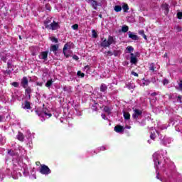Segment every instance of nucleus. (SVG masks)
<instances>
[{
    "instance_id": "1",
    "label": "nucleus",
    "mask_w": 182,
    "mask_h": 182,
    "mask_svg": "<svg viewBox=\"0 0 182 182\" xmlns=\"http://www.w3.org/2000/svg\"><path fill=\"white\" fill-rule=\"evenodd\" d=\"M101 41L100 46L105 49H106V48H110V45H116V38L112 36H109L107 39L102 38Z\"/></svg>"
},
{
    "instance_id": "2",
    "label": "nucleus",
    "mask_w": 182,
    "mask_h": 182,
    "mask_svg": "<svg viewBox=\"0 0 182 182\" xmlns=\"http://www.w3.org/2000/svg\"><path fill=\"white\" fill-rule=\"evenodd\" d=\"M40 173L41 174H44L45 176H48L50 174L51 171L49 167L45 164L41 165Z\"/></svg>"
},
{
    "instance_id": "3",
    "label": "nucleus",
    "mask_w": 182,
    "mask_h": 182,
    "mask_svg": "<svg viewBox=\"0 0 182 182\" xmlns=\"http://www.w3.org/2000/svg\"><path fill=\"white\" fill-rule=\"evenodd\" d=\"M70 49H72V44L70 43H67L64 45L63 53L65 58H69L70 56V55L66 53V50H70Z\"/></svg>"
},
{
    "instance_id": "4",
    "label": "nucleus",
    "mask_w": 182,
    "mask_h": 182,
    "mask_svg": "<svg viewBox=\"0 0 182 182\" xmlns=\"http://www.w3.org/2000/svg\"><path fill=\"white\" fill-rule=\"evenodd\" d=\"M143 114V111L139 109H134V113L132 114V117L134 120H137L139 117H141V115Z\"/></svg>"
},
{
    "instance_id": "5",
    "label": "nucleus",
    "mask_w": 182,
    "mask_h": 182,
    "mask_svg": "<svg viewBox=\"0 0 182 182\" xmlns=\"http://www.w3.org/2000/svg\"><path fill=\"white\" fill-rule=\"evenodd\" d=\"M21 86L23 87V89H26L28 86L29 85V81L28 80V77H23L21 79Z\"/></svg>"
},
{
    "instance_id": "6",
    "label": "nucleus",
    "mask_w": 182,
    "mask_h": 182,
    "mask_svg": "<svg viewBox=\"0 0 182 182\" xmlns=\"http://www.w3.org/2000/svg\"><path fill=\"white\" fill-rule=\"evenodd\" d=\"M87 2L91 4V6L95 10L97 11V6H99V4L95 0H87Z\"/></svg>"
},
{
    "instance_id": "7",
    "label": "nucleus",
    "mask_w": 182,
    "mask_h": 182,
    "mask_svg": "<svg viewBox=\"0 0 182 182\" xmlns=\"http://www.w3.org/2000/svg\"><path fill=\"white\" fill-rule=\"evenodd\" d=\"M59 28H60V26H59V23L53 21V23H50V29L52 31H56V29H59Z\"/></svg>"
},
{
    "instance_id": "8",
    "label": "nucleus",
    "mask_w": 182,
    "mask_h": 182,
    "mask_svg": "<svg viewBox=\"0 0 182 182\" xmlns=\"http://www.w3.org/2000/svg\"><path fill=\"white\" fill-rule=\"evenodd\" d=\"M114 130L116 133H123L124 132V127L122 125H117L114 127Z\"/></svg>"
},
{
    "instance_id": "9",
    "label": "nucleus",
    "mask_w": 182,
    "mask_h": 182,
    "mask_svg": "<svg viewBox=\"0 0 182 182\" xmlns=\"http://www.w3.org/2000/svg\"><path fill=\"white\" fill-rule=\"evenodd\" d=\"M23 109H24L25 110H31V109H32V107H31V102L26 100L24 102V105L22 106Z\"/></svg>"
},
{
    "instance_id": "10",
    "label": "nucleus",
    "mask_w": 182,
    "mask_h": 182,
    "mask_svg": "<svg viewBox=\"0 0 182 182\" xmlns=\"http://www.w3.org/2000/svg\"><path fill=\"white\" fill-rule=\"evenodd\" d=\"M25 90V95L26 96H28V100H31V93H32V89L31 87H27L26 88H24Z\"/></svg>"
},
{
    "instance_id": "11",
    "label": "nucleus",
    "mask_w": 182,
    "mask_h": 182,
    "mask_svg": "<svg viewBox=\"0 0 182 182\" xmlns=\"http://www.w3.org/2000/svg\"><path fill=\"white\" fill-rule=\"evenodd\" d=\"M130 55L131 63H132V65H136V63H137V58L134 56V54L133 53H131Z\"/></svg>"
},
{
    "instance_id": "12",
    "label": "nucleus",
    "mask_w": 182,
    "mask_h": 182,
    "mask_svg": "<svg viewBox=\"0 0 182 182\" xmlns=\"http://www.w3.org/2000/svg\"><path fill=\"white\" fill-rule=\"evenodd\" d=\"M103 111L105 113H107L108 116L112 114V108H110L109 106H103Z\"/></svg>"
},
{
    "instance_id": "13",
    "label": "nucleus",
    "mask_w": 182,
    "mask_h": 182,
    "mask_svg": "<svg viewBox=\"0 0 182 182\" xmlns=\"http://www.w3.org/2000/svg\"><path fill=\"white\" fill-rule=\"evenodd\" d=\"M129 38L132 39V41H139V36L132 33L131 31H129Z\"/></svg>"
},
{
    "instance_id": "14",
    "label": "nucleus",
    "mask_w": 182,
    "mask_h": 182,
    "mask_svg": "<svg viewBox=\"0 0 182 182\" xmlns=\"http://www.w3.org/2000/svg\"><path fill=\"white\" fill-rule=\"evenodd\" d=\"M39 58L40 59H43L44 60H46L48 59V51L41 52Z\"/></svg>"
},
{
    "instance_id": "15",
    "label": "nucleus",
    "mask_w": 182,
    "mask_h": 182,
    "mask_svg": "<svg viewBox=\"0 0 182 182\" xmlns=\"http://www.w3.org/2000/svg\"><path fill=\"white\" fill-rule=\"evenodd\" d=\"M43 113L46 114V116H48V117H52L51 113H48V108H45V104L43 105Z\"/></svg>"
},
{
    "instance_id": "16",
    "label": "nucleus",
    "mask_w": 182,
    "mask_h": 182,
    "mask_svg": "<svg viewBox=\"0 0 182 182\" xmlns=\"http://www.w3.org/2000/svg\"><path fill=\"white\" fill-rule=\"evenodd\" d=\"M17 139L19 140V141H23L25 139V136H23V134L22 132H18L17 135Z\"/></svg>"
},
{
    "instance_id": "17",
    "label": "nucleus",
    "mask_w": 182,
    "mask_h": 182,
    "mask_svg": "<svg viewBox=\"0 0 182 182\" xmlns=\"http://www.w3.org/2000/svg\"><path fill=\"white\" fill-rule=\"evenodd\" d=\"M92 102L94 104L92 105V110H95V112H97V106H99V104L96 102L95 100H92Z\"/></svg>"
},
{
    "instance_id": "18",
    "label": "nucleus",
    "mask_w": 182,
    "mask_h": 182,
    "mask_svg": "<svg viewBox=\"0 0 182 182\" xmlns=\"http://www.w3.org/2000/svg\"><path fill=\"white\" fill-rule=\"evenodd\" d=\"M7 154H9V156H11L12 157H14V156H18V153L12 149H9Z\"/></svg>"
},
{
    "instance_id": "19",
    "label": "nucleus",
    "mask_w": 182,
    "mask_h": 182,
    "mask_svg": "<svg viewBox=\"0 0 182 182\" xmlns=\"http://www.w3.org/2000/svg\"><path fill=\"white\" fill-rule=\"evenodd\" d=\"M154 161L156 168H159V166H160V161H159V158L156 156L154 157Z\"/></svg>"
},
{
    "instance_id": "20",
    "label": "nucleus",
    "mask_w": 182,
    "mask_h": 182,
    "mask_svg": "<svg viewBox=\"0 0 182 182\" xmlns=\"http://www.w3.org/2000/svg\"><path fill=\"white\" fill-rule=\"evenodd\" d=\"M100 90V92H106L107 90V85L106 84H102Z\"/></svg>"
},
{
    "instance_id": "21",
    "label": "nucleus",
    "mask_w": 182,
    "mask_h": 182,
    "mask_svg": "<svg viewBox=\"0 0 182 182\" xmlns=\"http://www.w3.org/2000/svg\"><path fill=\"white\" fill-rule=\"evenodd\" d=\"M149 70H151V72L154 73L155 72V69H156V65H154V63H151L149 64Z\"/></svg>"
},
{
    "instance_id": "22",
    "label": "nucleus",
    "mask_w": 182,
    "mask_h": 182,
    "mask_svg": "<svg viewBox=\"0 0 182 182\" xmlns=\"http://www.w3.org/2000/svg\"><path fill=\"white\" fill-rule=\"evenodd\" d=\"M161 6H162V9L164 11H166L167 12H168L170 11V9H168V4L167 3L162 4Z\"/></svg>"
},
{
    "instance_id": "23",
    "label": "nucleus",
    "mask_w": 182,
    "mask_h": 182,
    "mask_svg": "<svg viewBox=\"0 0 182 182\" xmlns=\"http://www.w3.org/2000/svg\"><path fill=\"white\" fill-rule=\"evenodd\" d=\"M58 49H59L58 45H53V46H51V47H50V50L52 52H56L58 50Z\"/></svg>"
},
{
    "instance_id": "24",
    "label": "nucleus",
    "mask_w": 182,
    "mask_h": 182,
    "mask_svg": "<svg viewBox=\"0 0 182 182\" xmlns=\"http://www.w3.org/2000/svg\"><path fill=\"white\" fill-rule=\"evenodd\" d=\"M122 9H123L124 12H127V11H129V5L126 3H124L122 5Z\"/></svg>"
},
{
    "instance_id": "25",
    "label": "nucleus",
    "mask_w": 182,
    "mask_h": 182,
    "mask_svg": "<svg viewBox=\"0 0 182 182\" xmlns=\"http://www.w3.org/2000/svg\"><path fill=\"white\" fill-rule=\"evenodd\" d=\"M104 55L105 56V58H107L108 56H113V52L108 50V51H105L104 53Z\"/></svg>"
},
{
    "instance_id": "26",
    "label": "nucleus",
    "mask_w": 182,
    "mask_h": 182,
    "mask_svg": "<svg viewBox=\"0 0 182 182\" xmlns=\"http://www.w3.org/2000/svg\"><path fill=\"white\" fill-rule=\"evenodd\" d=\"M124 118L125 119V120H130V113L124 112Z\"/></svg>"
},
{
    "instance_id": "27",
    "label": "nucleus",
    "mask_w": 182,
    "mask_h": 182,
    "mask_svg": "<svg viewBox=\"0 0 182 182\" xmlns=\"http://www.w3.org/2000/svg\"><path fill=\"white\" fill-rule=\"evenodd\" d=\"M53 83V80H48L47 82L46 83V87H50V86H52Z\"/></svg>"
},
{
    "instance_id": "28",
    "label": "nucleus",
    "mask_w": 182,
    "mask_h": 182,
    "mask_svg": "<svg viewBox=\"0 0 182 182\" xmlns=\"http://www.w3.org/2000/svg\"><path fill=\"white\" fill-rule=\"evenodd\" d=\"M126 49L127 50V53H132V52L134 50V48H133V46H127Z\"/></svg>"
},
{
    "instance_id": "29",
    "label": "nucleus",
    "mask_w": 182,
    "mask_h": 182,
    "mask_svg": "<svg viewBox=\"0 0 182 182\" xmlns=\"http://www.w3.org/2000/svg\"><path fill=\"white\" fill-rule=\"evenodd\" d=\"M122 32H124V33H126V32L129 31V26H123L122 28Z\"/></svg>"
},
{
    "instance_id": "30",
    "label": "nucleus",
    "mask_w": 182,
    "mask_h": 182,
    "mask_svg": "<svg viewBox=\"0 0 182 182\" xmlns=\"http://www.w3.org/2000/svg\"><path fill=\"white\" fill-rule=\"evenodd\" d=\"M115 12H120L122 11V7L119 5H117L114 8Z\"/></svg>"
},
{
    "instance_id": "31",
    "label": "nucleus",
    "mask_w": 182,
    "mask_h": 182,
    "mask_svg": "<svg viewBox=\"0 0 182 182\" xmlns=\"http://www.w3.org/2000/svg\"><path fill=\"white\" fill-rule=\"evenodd\" d=\"M156 132H151V134H150V139H151V140H154L156 139Z\"/></svg>"
},
{
    "instance_id": "32",
    "label": "nucleus",
    "mask_w": 182,
    "mask_h": 182,
    "mask_svg": "<svg viewBox=\"0 0 182 182\" xmlns=\"http://www.w3.org/2000/svg\"><path fill=\"white\" fill-rule=\"evenodd\" d=\"M45 8L46 9V11H48L49 12H50L52 7L50 6V4L49 3L46 4L45 5Z\"/></svg>"
},
{
    "instance_id": "33",
    "label": "nucleus",
    "mask_w": 182,
    "mask_h": 182,
    "mask_svg": "<svg viewBox=\"0 0 182 182\" xmlns=\"http://www.w3.org/2000/svg\"><path fill=\"white\" fill-rule=\"evenodd\" d=\"M114 55V56H119V55H120V50H114L113 53H112V55Z\"/></svg>"
},
{
    "instance_id": "34",
    "label": "nucleus",
    "mask_w": 182,
    "mask_h": 182,
    "mask_svg": "<svg viewBox=\"0 0 182 182\" xmlns=\"http://www.w3.org/2000/svg\"><path fill=\"white\" fill-rule=\"evenodd\" d=\"M77 76H78V77H85V74L82 73V71H77Z\"/></svg>"
},
{
    "instance_id": "35",
    "label": "nucleus",
    "mask_w": 182,
    "mask_h": 182,
    "mask_svg": "<svg viewBox=\"0 0 182 182\" xmlns=\"http://www.w3.org/2000/svg\"><path fill=\"white\" fill-rule=\"evenodd\" d=\"M92 38L96 39V38H97V32H96V30H92Z\"/></svg>"
},
{
    "instance_id": "36",
    "label": "nucleus",
    "mask_w": 182,
    "mask_h": 182,
    "mask_svg": "<svg viewBox=\"0 0 182 182\" xmlns=\"http://www.w3.org/2000/svg\"><path fill=\"white\" fill-rule=\"evenodd\" d=\"M3 72L4 75H11L12 73V70H9V68H8V70H4Z\"/></svg>"
},
{
    "instance_id": "37",
    "label": "nucleus",
    "mask_w": 182,
    "mask_h": 182,
    "mask_svg": "<svg viewBox=\"0 0 182 182\" xmlns=\"http://www.w3.org/2000/svg\"><path fill=\"white\" fill-rule=\"evenodd\" d=\"M127 89H129V90H132V89H133V84H132V83H128V84H127Z\"/></svg>"
},
{
    "instance_id": "38",
    "label": "nucleus",
    "mask_w": 182,
    "mask_h": 182,
    "mask_svg": "<svg viewBox=\"0 0 182 182\" xmlns=\"http://www.w3.org/2000/svg\"><path fill=\"white\" fill-rule=\"evenodd\" d=\"M72 28L74 31H77L79 29V25L78 24H74L72 26Z\"/></svg>"
},
{
    "instance_id": "39",
    "label": "nucleus",
    "mask_w": 182,
    "mask_h": 182,
    "mask_svg": "<svg viewBox=\"0 0 182 182\" xmlns=\"http://www.w3.org/2000/svg\"><path fill=\"white\" fill-rule=\"evenodd\" d=\"M7 68L8 69H12V63L11 62V60H9L7 62Z\"/></svg>"
},
{
    "instance_id": "40",
    "label": "nucleus",
    "mask_w": 182,
    "mask_h": 182,
    "mask_svg": "<svg viewBox=\"0 0 182 182\" xmlns=\"http://www.w3.org/2000/svg\"><path fill=\"white\" fill-rule=\"evenodd\" d=\"M50 41H53V42H55V43H58V42H59L58 38H56L55 37H51Z\"/></svg>"
},
{
    "instance_id": "41",
    "label": "nucleus",
    "mask_w": 182,
    "mask_h": 182,
    "mask_svg": "<svg viewBox=\"0 0 182 182\" xmlns=\"http://www.w3.org/2000/svg\"><path fill=\"white\" fill-rule=\"evenodd\" d=\"M11 85L14 87H19V82H13Z\"/></svg>"
},
{
    "instance_id": "42",
    "label": "nucleus",
    "mask_w": 182,
    "mask_h": 182,
    "mask_svg": "<svg viewBox=\"0 0 182 182\" xmlns=\"http://www.w3.org/2000/svg\"><path fill=\"white\" fill-rule=\"evenodd\" d=\"M175 29H176V31H178V32H181V31H182V28H181V26H176L175 27Z\"/></svg>"
},
{
    "instance_id": "43",
    "label": "nucleus",
    "mask_w": 182,
    "mask_h": 182,
    "mask_svg": "<svg viewBox=\"0 0 182 182\" xmlns=\"http://www.w3.org/2000/svg\"><path fill=\"white\" fill-rule=\"evenodd\" d=\"M69 90H70V87H68V86H64L63 87V91L64 92H69Z\"/></svg>"
},
{
    "instance_id": "44",
    "label": "nucleus",
    "mask_w": 182,
    "mask_h": 182,
    "mask_svg": "<svg viewBox=\"0 0 182 182\" xmlns=\"http://www.w3.org/2000/svg\"><path fill=\"white\" fill-rule=\"evenodd\" d=\"M177 102H178V103H182V96L179 95L177 97Z\"/></svg>"
},
{
    "instance_id": "45",
    "label": "nucleus",
    "mask_w": 182,
    "mask_h": 182,
    "mask_svg": "<svg viewBox=\"0 0 182 182\" xmlns=\"http://www.w3.org/2000/svg\"><path fill=\"white\" fill-rule=\"evenodd\" d=\"M1 60H2L3 62H4V63H6V60H8V58H6V56H2L1 58Z\"/></svg>"
},
{
    "instance_id": "46",
    "label": "nucleus",
    "mask_w": 182,
    "mask_h": 182,
    "mask_svg": "<svg viewBox=\"0 0 182 182\" xmlns=\"http://www.w3.org/2000/svg\"><path fill=\"white\" fill-rule=\"evenodd\" d=\"M177 18L178 19H182V12L177 13Z\"/></svg>"
},
{
    "instance_id": "47",
    "label": "nucleus",
    "mask_w": 182,
    "mask_h": 182,
    "mask_svg": "<svg viewBox=\"0 0 182 182\" xmlns=\"http://www.w3.org/2000/svg\"><path fill=\"white\" fill-rule=\"evenodd\" d=\"M49 22H50V21H49V20H46L44 21V25H45L46 28H49V25H48V23H49Z\"/></svg>"
},
{
    "instance_id": "48",
    "label": "nucleus",
    "mask_w": 182,
    "mask_h": 182,
    "mask_svg": "<svg viewBox=\"0 0 182 182\" xmlns=\"http://www.w3.org/2000/svg\"><path fill=\"white\" fill-rule=\"evenodd\" d=\"M131 75H132L133 76H135L136 77H139V74L134 71H132L131 73Z\"/></svg>"
},
{
    "instance_id": "49",
    "label": "nucleus",
    "mask_w": 182,
    "mask_h": 182,
    "mask_svg": "<svg viewBox=\"0 0 182 182\" xmlns=\"http://www.w3.org/2000/svg\"><path fill=\"white\" fill-rule=\"evenodd\" d=\"M101 117H102V119H103L104 120H107V119H108V118L106 117V114H101Z\"/></svg>"
},
{
    "instance_id": "50",
    "label": "nucleus",
    "mask_w": 182,
    "mask_h": 182,
    "mask_svg": "<svg viewBox=\"0 0 182 182\" xmlns=\"http://www.w3.org/2000/svg\"><path fill=\"white\" fill-rule=\"evenodd\" d=\"M163 85H168V80L164 79L163 80Z\"/></svg>"
},
{
    "instance_id": "51",
    "label": "nucleus",
    "mask_w": 182,
    "mask_h": 182,
    "mask_svg": "<svg viewBox=\"0 0 182 182\" xmlns=\"http://www.w3.org/2000/svg\"><path fill=\"white\" fill-rule=\"evenodd\" d=\"M36 114H38V116H42V112H39L38 110H36Z\"/></svg>"
},
{
    "instance_id": "52",
    "label": "nucleus",
    "mask_w": 182,
    "mask_h": 182,
    "mask_svg": "<svg viewBox=\"0 0 182 182\" xmlns=\"http://www.w3.org/2000/svg\"><path fill=\"white\" fill-rule=\"evenodd\" d=\"M139 34L141 35V36H143L144 34V30H141V31H139Z\"/></svg>"
},
{
    "instance_id": "53",
    "label": "nucleus",
    "mask_w": 182,
    "mask_h": 182,
    "mask_svg": "<svg viewBox=\"0 0 182 182\" xmlns=\"http://www.w3.org/2000/svg\"><path fill=\"white\" fill-rule=\"evenodd\" d=\"M73 59H74V60H77L79 59V57L77 55H74L73 56Z\"/></svg>"
},
{
    "instance_id": "54",
    "label": "nucleus",
    "mask_w": 182,
    "mask_h": 182,
    "mask_svg": "<svg viewBox=\"0 0 182 182\" xmlns=\"http://www.w3.org/2000/svg\"><path fill=\"white\" fill-rule=\"evenodd\" d=\"M43 85V82H36V85L37 86H42Z\"/></svg>"
},
{
    "instance_id": "55",
    "label": "nucleus",
    "mask_w": 182,
    "mask_h": 182,
    "mask_svg": "<svg viewBox=\"0 0 182 182\" xmlns=\"http://www.w3.org/2000/svg\"><path fill=\"white\" fill-rule=\"evenodd\" d=\"M142 38H144V39H145V41H147V36H146V34H144L142 36Z\"/></svg>"
},
{
    "instance_id": "56",
    "label": "nucleus",
    "mask_w": 182,
    "mask_h": 182,
    "mask_svg": "<svg viewBox=\"0 0 182 182\" xmlns=\"http://www.w3.org/2000/svg\"><path fill=\"white\" fill-rule=\"evenodd\" d=\"M142 38H144V39H145V41H147V36H146V34H144L142 36Z\"/></svg>"
},
{
    "instance_id": "57",
    "label": "nucleus",
    "mask_w": 182,
    "mask_h": 182,
    "mask_svg": "<svg viewBox=\"0 0 182 182\" xmlns=\"http://www.w3.org/2000/svg\"><path fill=\"white\" fill-rule=\"evenodd\" d=\"M85 69H87V70H89V69H90V67L89 65H85Z\"/></svg>"
},
{
    "instance_id": "58",
    "label": "nucleus",
    "mask_w": 182,
    "mask_h": 182,
    "mask_svg": "<svg viewBox=\"0 0 182 182\" xmlns=\"http://www.w3.org/2000/svg\"><path fill=\"white\" fill-rule=\"evenodd\" d=\"M36 166H41L42 164H41L40 161H36Z\"/></svg>"
},
{
    "instance_id": "59",
    "label": "nucleus",
    "mask_w": 182,
    "mask_h": 182,
    "mask_svg": "<svg viewBox=\"0 0 182 182\" xmlns=\"http://www.w3.org/2000/svg\"><path fill=\"white\" fill-rule=\"evenodd\" d=\"M151 96H157V92H153L151 94Z\"/></svg>"
},
{
    "instance_id": "60",
    "label": "nucleus",
    "mask_w": 182,
    "mask_h": 182,
    "mask_svg": "<svg viewBox=\"0 0 182 182\" xmlns=\"http://www.w3.org/2000/svg\"><path fill=\"white\" fill-rule=\"evenodd\" d=\"M179 87L182 89V80L180 81Z\"/></svg>"
},
{
    "instance_id": "61",
    "label": "nucleus",
    "mask_w": 182,
    "mask_h": 182,
    "mask_svg": "<svg viewBox=\"0 0 182 182\" xmlns=\"http://www.w3.org/2000/svg\"><path fill=\"white\" fill-rule=\"evenodd\" d=\"M100 150H102V151H103L106 150V147L102 146V147L100 148Z\"/></svg>"
},
{
    "instance_id": "62",
    "label": "nucleus",
    "mask_w": 182,
    "mask_h": 182,
    "mask_svg": "<svg viewBox=\"0 0 182 182\" xmlns=\"http://www.w3.org/2000/svg\"><path fill=\"white\" fill-rule=\"evenodd\" d=\"M31 55H32L33 56H36L37 53H36V52H33V53H31Z\"/></svg>"
},
{
    "instance_id": "63",
    "label": "nucleus",
    "mask_w": 182,
    "mask_h": 182,
    "mask_svg": "<svg viewBox=\"0 0 182 182\" xmlns=\"http://www.w3.org/2000/svg\"><path fill=\"white\" fill-rule=\"evenodd\" d=\"M159 173H157V175H156V178L158 179V180H160V177H159Z\"/></svg>"
},
{
    "instance_id": "64",
    "label": "nucleus",
    "mask_w": 182,
    "mask_h": 182,
    "mask_svg": "<svg viewBox=\"0 0 182 182\" xmlns=\"http://www.w3.org/2000/svg\"><path fill=\"white\" fill-rule=\"evenodd\" d=\"M2 119H3L2 116L0 115V122H2Z\"/></svg>"
}]
</instances>
